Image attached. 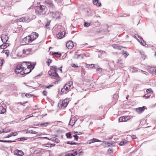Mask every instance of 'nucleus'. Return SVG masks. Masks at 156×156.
<instances>
[{
  "label": "nucleus",
  "instance_id": "obj_24",
  "mask_svg": "<svg viewBox=\"0 0 156 156\" xmlns=\"http://www.w3.org/2000/svg\"><path fill=\"white\" fill-rule=\"evenodd\" d=\"M6 111L5 108H4L3 106H0V114L4 113Z\"/></svg>",
  "mask_w": 156,
  "mask_h": 156
},
{
  "label": "nucleus",
  "instance_id": "obj_10",
  "mask_svg": "<svg viewBox=\"0 0 156 156\" xmlns=\"http://www.w3.org/2000/svg\"><path fill=\"white\" fill-rule=\"evenodd\" d=\"M8 38V36L5 34H2L1 36L2 41L3 43L7 42Z\"/></svg>",
  "mask_w": 156,
  "mask_h": 156
},
{
  "label": "nucleus",
  "instance_id": "obj_26",
  "mask_svg": "<svg viewBox=\"0 0 156 156\" xmlns=\"http://www.w3.org/2000/svg\"><path fill=\"white\" fill-rule=\"evenodd\" d=\"M17 135V132H12L11 133L8 134V135L6 137V138H9L12 136H15Z\"/></svg>",
  "mask_w": 156,
  "mask_h": 156
},
{
  "label": "nucleus",
  "instance_id": "obj_8",
  "mask_svg": "<svg viewBox=\"0 0 156 156\" xmlns=\"http://www.w3.org/2000/svg\"><path fill=\"white\" fill-rule=\"evenodd\" d=\"M29 36L31 38L32 40L33 41L38 37V34L36 32H33L31 33L30 35Z\"/></svg>",
  "mask_w": 156,
  "mask_h": 156
},
{
  "label": "nucleus",
  "instance_id": "obj_53",
  "mask_svg": "<svg viewBox=\"0 0 156 156\" xmlns=\"http://www.w3.org/2000/svg\"><path fill=\"white\" fill-rule=\"evenodd\" d=\"M33 96L32 95H31L30 94H25V96L27 97V98H30L31 96Z\"/></svg>",
  "mask_w": 156,
  "mask_h": 156
},
{
  "label": "nucleus",
  "instance_id": "obj_37",
  "mask_svg": "<svg viewBox=\"0 0 156 156\" xmlns=\"http://www.w3.org/2000/svg\"><path fill=\"white\" fill-rule=\"evenodd\" d=\"M112 46V47L114 48L117 49H121L120 47L118 44H113Z\"/></svg>",
  "mask_w": 156,
  "mask_h": 156
},
{
  "label": "nucleus",
  "instance_id": "obj_19",
  "mask_svg": "<svg viewBox=\"0 0 156 156\" xmlns=\"http://www.w3.org/2000/svg\"><path fill=\"white\" fill-rule=\"evenodd\" d=\"M15 154L16 155L21 156L23 155L24 154L21 151L18 150H16L14 151Z\"/></svg>",
  "mask_w": 156,
  "mask_h": 156
},
{
  "label": "nucleus",
  "instance_id": "obj_21",
  "mask_svg": "<svg viewBox=\"0 0 156 156\" xmlns=\"http://www.w3.org/2000/svg\"><path fill=\"white\" fill-rule=\"evenodd\" d=\"M77 154V151H72L66 155L65 156H76V154Z\"/></svg>",
  "mask_w": 156,
  "mask_h": 156
},
{
  "label": "nucleus",
  "instance_id": "obj_47",
  "mask_svg": "<svg viewBox=\"0 0 156 156\" xmlns=\"http://www.w3.org/2000/svg\"><path fill=\"white\" fill-rule=\"evenodd\" d=\"M73 136L75 138L74 139L76 140V141H78V139L79 137L76 134V135H74Z\"/></svg>",
  "mask_w": 156,
  "mask_h": 156
},
{
  "label": "nucleus",
  "instance_id": "obj_64",
  "mask_svg": "<svg viewBox=\"0 0 156 156\" xmlns=\"http://www.w3.org/2000/svg\"><path fill=\"white\" fill-rule=\"evenodd\" d=\"M62 66H61V67L58 68V69L59 70H60V71H61V73H62Z\"/></svg>",
  "mask_w": 156,
  "mask_h": 156
},
{
  "label": "nucleus",
  "instance_id": "obj_41",
  "mask_svg": "<svg viewBox=\"0 0 156 156\" xmlns=\"http://www.w3.org/2000/svg\"><path fill=\"white\" fill-rule=\"evenodd\" d=\"M75 122L74 121H71V119L69 123V125L72 126L74 124Z\"/></svg>",
  "mask_w": 156,
  "mask_h": 156
},
{
  "label": "nucleus",
  "instance_id": "obj_46",
  "mask_svg": "<svg viewBox=\"0 0 156 156\" xmlns=\"http://www.w3.org/2000/svg\"><path fill=\"white\" fill-rule=\"evenodd\" d=\"M16 142V140L12 141V140H5L4 142H5V143H12V142Z\"/></svg>",
  "mask_w": 156,
  "mask_h": 156
},
{
  "label": "nucleus",
  "instance_id": "obj_20",
  "mask_svg": "<svg viewBox=\"0 0 156 156\" xmlns=\"http://www.w3.org/2000/svg\"><path fill=\"white\" fill-rule=\"evenodd\" d=\"M48 74H49V75L53 77H59V76L58 74L57 73V72H51L49 71L48 72Z\"/></svg>",
  "mask_w": 156,
  "mask_h": 156
},
{
  "label": "nucleus",
  "instance_id": "obj_44",
  "mask_svg": "<svg viewBox=\"0 0 156 156\" xmlns=\"http://www.w3.org/2000/svg\"><path fill=\"white\" fill-rule=\"evenodd\" d=\"M4 52L5 53V54L7 55V56H8L9 54V50H6L4 51Z\"/></svg>",
  "mask_w": 156,
  "mask_h": 156
},
{
  "label": "nucleus",
  "instance_id": "obj_27",
  "mask_svg": "<svg viewBox=\"0 0 156 156\" xmlns=\"http://www.w3.org/2000/svg\"><path fill=\"white\" fill-rule=\"evenodd\" d=\"M156 69V67H151L149 69V71L151 73H152L153 72L155 73Z\"/></svg>",
  "mask_w": 156,
  "mask_h": 156
},
{
  "label": "nucleus",
  "instance_id": "obj_3",
  "mask_svg": "<svg viewBox=\"0 0 156 156\" xmlns=\"http://www.w3.org/2000/svg\"><path fill=\"white\" fill-rule=\"evenodd\" d=\"M32 41H33L29 35L26 36L21 40V43L25 44H28L32 42Z\"/></svg>",
  "mask_w": 156,
  "mask_h": 156
},
{
  "label": "nucleus",
  "instance_id": "obj_7",
  "mask_svg": "<svg viewBox=\"0 0 156 156\" xmlns=\"http://www.w3.org/2000/svg\"><path fill=\"white\" fill-rule=\"evenodd\" d=\"M44 4L46 6L51 8H54V5L52 2L51 0H47L44 2Z\"/></svg>",
  "mask_w": 156,
  "mask_h": 156
},
{
  "label": "nucleus",
  "instance_id": "obj_28",
  "mask_svg": "<svg viewBox=\"0 0 156 156\" xmlns=\"http://www.w3.org/2000/svg\"><path fill=\"white\" fill-rule=\"evenodd\" d=\"M53 85L51 84V85H50L48 86H46L44 85L42 86H39V87H42L43 88H48L50 89V88L51 87H53Z\"/></svg>",
  "mask_w": 156,
  "mask_h": 156
},
{
  "label": "nucleus",
  "instance_id": "obj_59",
  "mask_svg": "<svg viewBox=\"0 0 156 156\" xmlns=\"http://www.w3.org/2000/svg\"><path fill=\"white\" fill-rule=\"evenodd\" d=\"M131 138L132 139H136L137 138L136 136L135 135H132L131 136Z\"/></svg>",
  "mask_w": 156,
  "mask_h": 156
},
{
  "label": "nucleus",
  "instance_id": "obj_30",
  "mask_svg": "<svg viewBox=\"0 0 156 156\" xmlns=\"http://www.w3.org/2000/svg\"><path fill=\"white\" fill-rule=\"evenodd\" d=\"M120 64H123V61L121 59H119L118 60V62L117 63V65L120 67H122L123 66V65H122V66L120 65Z\"/></svg>",
  "mask_w": 156,
  "mask_h": 156
},
{
  "label": "nucleus",
  "instance_id": "obj_35",
  "mask_svg": "<svg viewBox=\"0 0 156 156\" xmlns=\"http://www.w3.org/2000/svg\"><path fill=\"white\" fill-rule=\"evenodd\" d=\"M51 69L54 70L55 72H57V67L56 66H51Z\"/></svg>",
  "mask_w": 156,
  "mask_h": 156
},
{
  "label": "nucleus",
  "instance_id": "obj_18",
  "mask_svg": "<svg viewBox=\"0 0 156 156\" xmlns=\"http://www.w3.org/2000/svg\"><path fill=\"white\" fill-rule=\"evenodd\" d=\"M84 57V55L83 54L78 55L76 54L74 56V58L75 59H83Z\"/></svg>",
  "mask_w": 156,
  "mask_h": 156
},
{
  "label": "nucleus",
  "instance_id": "obj_55",
  "mask_svg": "<svg viewBox=\"0 0 156 156\" xmlns=\"http://www.w3.org/2000/svg\"><path fill=\"white\" fill-rule=\"evenodd\" d=\"M43 94L44 95L46 96L47 94V92L46 91L44 90L43 91Z\"/></svg>",
  "mask_w": 156,
  "mask_h": 156
},
{
  "label": "nucleus",
  "instance_id": "obj_22",
  "mask_svg": "<svg viewBox=\"0 0 156 156\" xmlns=\"http://www.w3.org/2000/svg\"><path fill=\"white\" fill-rule=\"evenodd\" d=\"M45 9V6H44L41 5L39 6L38 9V11L39 12L41 13L44 11Z\"/></svg>",
  "mask_w": 156,
  "mask_h": 156
},
{
  "label": "nucleus",
  "instance_id": "obj_57",
  "mask_svg": "<svg viewBox=\"0 0 156 156\" xmlns=\"http://www.w3.org/2000/svg\"><path fill=\"white\" fill-rule=\"evenodd\" d=\"M55 141L56 143H58L59 142V140L58 138H55Z\"/></svg>",
  "mask_w": 156,
  "mask_h": 156
},
{
  "label": "nucleus",
  "instance_id": "obj_25",
  "mask_svg": "<svg viewBox=\"0 0 156 156\" xmlns=\"http://www.w3.org/2000/svg\"><path fill=\"white\" fill-rule=\"evenodd\" d=\"M93 3L94 5L98 6H100L101 5V3L99 2L98 0H94L93 2Z\"/></svg>",
  "mask_w": 156,
  "mask_h": 156
},
{
  "label": "nucleus",
  "instance_id": "obj_2",
  "mask_svg": "<svg viewBox=\"0 0 156 156\" xmlns=\"http://www.w3.org/2000/svg\"><path fill=\"white\" fill-rule=\"evenodd\" d=\"M73 87V82H70L64 86V87L61 90V92L63 93H66L70 90L71 89H72Z\"/></svg>",
  "mask_w": 156,
  "mask_h": 156
},
{
  "label": "nucleus",
  "instance_id": "obj_1",
  "mask_svg": "<svg viewBox=\"0 0 156 156\" xmlns=\"http://www.w3.org/2000/svg\"><path fill=\"white\" fill-rule=\"evenodd\" d=\"M27 67L26 64L22 62H19L16 65L15 69V72L16 74L20 73L21 75L24 74H27L29 73V72H27L26 68Z\"/></svg>",
  "mask_w": 156,
  "mask_h": 156
},
{
  "label": "nucleus",
  "instance_id": "obj_62",
  "mask_svg": "<svg viewBox=\"0 0 156 156\" xmlns=\"http://www.w3.org/2000/svg\"><path fill=\"white\" fill-rule=\"evenodd\" d=\"M108 152L109 153H111L112 152V151L111 149H109L108 150Z\"/></svg>",
  "mask_w": 156,
  "mask_h": 156
},
{
  "label": "nucleus",
  "instance_id": "obj_17",
  "mask_svg": "<svg viewBox=\"0 0 156 156\" xmlns=\"http://www.w3.org/2000/svg\"><path fill=\"white\" fill-rule=\"evenodd\" d=\"M65 33L64 32H61L56 34V36L58 39H60L64 36Z\"/></svg>",
  "mask_w": 156,
  "mask_h": 156
},
{
  "label": "nucleus",
  "instance_id": "obj_60",
  "mask_svg": "<svg viewBox=\"0 0 156 156\" xmlns=\"http://www.w3.org/2000/svg\"><path fill=\"white\" fill-rule=\"evenodd\" d=\"M150 96V95H148V94H145L143 97H146L147 98H148V97H149Z\"/></svg>",
  "mask_w": 156,
  "mask_h": 156
},
{
  "label": "nucleus",
  "instance_id": "obj_43",
  "mask_svg": "<svg viewBox=\"0 0 156 156\" xmlns=\"http://www.w3.org/2000/svg\"><path fill=\"white\" fill-rule=\"evenodd\" d=\"M55 54L58 55V57H60L61 55V54L60 53H58V52H54L52 53V55H53Z\"/></svg>",
  "mask_w": 156,
  "mask_h": 156
},
{
  "label": "nucleus",
  "instance_id": "obj_42",
  "mask_svg": "<svg viewBox=\"0 0 156 156\" xmlns=\"http://www.w3.org/2000/svg\"><path fill=\"white\" fill-rule=\"evenodd\" d=\"M71 121H74V122H76L77 120V118H76V117H73L71 119Z\"/></svg>",
  "mask_w": 156,
  "mask_h": 156
},
{
  "label": "nucleus",
  "instance_id": "obj_13",
  "mask_svg": "<svg viewBox=\"0 0 156 156\" xmlns=\"http://www.w3.org/2000/svg\"><path fill=\"white\" fill-rule=\"evenodd\" d=\"M129 117L128 116H124L120 117L119 119V121L120 122H125L129 119Z\"/></svg>",
  "mask_w": 156,
  "mask_h": 156
},
{
  "label": "nucleus",
  "instance_id": "obj_14",
  "mask_svg": "<svg viewBox=\"0 0 156 156\" xmlns=\"http://www.w3.org/2000/svg\"><path fill=\"white\" fill-rule=\"evenodd\" d=\"M101 140H99L96 138H93L87 141V143L88 144H90L92 143H93L96 142H101Z\"/></svg>",
  "mask_w": 156,
  "mask_h": 156
},
{
  "label": "nucleus",
  "instance_id": "obj_52",
  "mask_svg": "<svg viewBox=\"0 0 156 156\" xmlns=\"http://www.w3.org/2000/svg\"><path fill=\"white\" fill-rule=\"evenodd\" d=\"M90 23H87V22H85L84 25L85 27H88L90 26Z\"/></svg>",
  "mask_w": 156,
  "mask_h": 156
},
{
  "label": "nucleus",
  "instance_id": "obj_32",
  "mask_svg": "<svg viewBox=\"0 0 156 156\" xmlns=\"http://www.w3.org/2000/svg\"><path fill=\"white\" fill-rule=\"evenodd\" d=\"M140 53L141 55V57L143 59H145L146 57V56L145 55L144 52L143 51H140Z\"/></svg>",
  "mask_w": 156,
  "mask_h": 156
},
{
  "label": "nucleus",
  "instance_id": "obj_33",
  "mask_svg": "<svg viewBox=\"0 0 156 156\" xmlns=\"http://www.w3.org/2000/svg\"><path fill=\"white\" fill-rule=\"evenodd\" d=\"M128 141L126 140H122L120 143L119 145L120 146H123L127 143Z\"/></svg>",
  "mask_w": 156,
  "mask_h": 156
},
{
  "label": "nucleus",
  "instance_id": "obj_11",
  "mask_svg": "<svg viewBox=\"0 0 156 156\" xmlns=\"http://www.w3.org/2000/svg\"><path fill=\"white\" fill-rule=\"evenodd\" d=\"M139 38V39H138L139 41L140 42V43L143 46H144L145 45L146 43L144 42V41L143 40L142 38H141L139 35L138 34H135V37L136 38L137 37Z\"/></svg>",
  "mask_w": 156,
  "mask_h": 156
},
{
  "label": "nucleus",
  "instance_id": "obj_61",
  "mask_svg": "<svg viewBox=\"0 0 156 156\" xmlns=\"http://www.w3.org/2000/svg\"><path fill=\"white\" fill-rule=\"evenodd\" d=\"M9 131H4V130H3L2 131L0 130V133H6L7 132H8Z\"/></svg>",
  "mask_w": 156,
  "mask_h": 156
},
{
  "label": "nucleus",
  "instance_id": "obj_56",
  "mask_svg": "<svg viewBox=\"0 0 156 156\" xmlns=\"http://www.w3.org/2000/svg\"><path fill=\"white\" fill-rule=\"evenodd\" d=\"M50 22H48L47 24L45 25V27L47 28H48V27L50 25Z\"/></svg>",
  "mask_w": 156,
  "mask_h": 156
},
{
  "label": "nucleus",
  "instance_id": "obj_39",
  "mask_svg": "<svg viewBox=\"0 0 156 156\" xmlns=\"http://www.w3.org/2000/svg\"><path fill=\"white\" fill-rule=\"evenodd\" d=\"M27 139V137H21L20 138H18L16 140H17L19 141H23L24 140H26Z\"/></svg>",
  "mask_w": 156,
  "mask_h": 156
},
{
  "label": "nucleus",
  "instance_id": "obj_15",
  "mask_svg": "<svg viewBox=\"0 0 156 156\" xmlns=\"http://www.w3.org/2000/svg\"><path fill=\"white\" fill-rule=\"evenodd\" d=\"M146 107L143 106L142 107L137 108L136 109V111L138 113H140L144 111Z\"/></svg>",
  "mask_w": 156,
  "mask_h": 156
},
{
  "label": "nucleus",
  "instance_id": "obj_48",
  "mask_svg": "<svg viewBox=\"0 0 156 156\" xmlns=\"http://www.w3.org/2000/svg\"><path fill=\"white\" fill-rule=\"evenodd\" d=\"M96 71L99 73H101L102 71V69L101 68H98L96 69Z\"/></svg>",
  "mask_w": 156,
  "mask_h": 156
},
{
  "label": "nucleus",
  "instance_id": "obj_12",
  "mask_svg": "<svg viewBox=\"0 0 156 156\" xmlns=\"http://www.w3.org/2000/svg\"><path fill=\"white\" fill-rule=\"evenodd\" d=\"M66 46L69 49H71L73 46V43L71 41H68L66 44Z\"/></svg>",
  "mask_w": 156,
  "mask_h": 156
},
{
  "label": "nucleus",
  "instance_id": "obj_4",
  "mask_svg": "<svg viewBox=\"0 0 156 156\" xmlns=\"http://www.w3.org/2000/svg\"><path fill=\"white\" fill-rule=\"evenodd\" d=\"M23 63H25L27 65V67L26 68V70H29V73L33 69L34 67L35 64L32 65L31 63L30 62H23Z\"/></svg>",
  "mask_w": 156,
  "mask_h": 156
},
{
  "label": "nucleus",
  "instance_id": "obj_9",
  "mask_svg": "<svg viewBox=\"0 0 156 156\" xmlns=\"http://www.w3.org/2000/svg\"><path fill=\"white\" fill-rule=\"evenodd\" d=\"M69 98H66L62 102V103L61 105L62 107H63L65 108L69 102Z\"/></svg>",
  "mask_w": 156,
  "mask_h": 156
},
{
  "label": "nucleus",
  "instance_id": "obj_31",
  "mask_svg": "<svg viewBox=\"0 0 156 156\" xmlns=\"http://www.w3.org/2000/svg\"><path fill=\"white\" fill-rule=\"evenodd\" d=\"M85 66L86 68H91L94 67V64H85Z\"/></svg>",
  "mask_w": 156,
  "mask_h": 156
},
{
  "label": "nucleus",
  "instance_id": "obj_5",
  "mask_svg": "<svg viewBox=\"0 0 156 156\" xmlns=\"http://www.w3.org/2000/svg\"><path fill=\"white\" fill-rule=\"evenodd\" d=\"M48 15L52 18H58L60 15V13L58 12H51L48 13Z\"/></svg>",
  "mask_w": 156,
  "mask_h": 156
},
{
  "label": "nucleus",
  "instance_id": "obj_51",
  "mask_svg": "<svg viewBox=\"0 0 156 156\" xmlns=\"http://www.w3.org/2000/svg\"><path fill=\"white\" fill-rule=\"evenodd\" d=\"M33 132V130L31 129H27V133H32Z\"/></svg>",
  "mask_w": 156,
  "mask_h": 156
},
{
  "label": "nucleus",
  "instance_id": "obj_6",
  "mask_svg": "<svg viewBox=\"0 0 156 156\" xmlns=\"http://www.w3.org/2000/svg\"><path fill=\"white\" fill-rule=\"evenodd\" d=\"M31 49L30 48L24 49L20 51L19 53V54L22 55L23 54L27 55L30 53L31 52Z\"/></svg>",
  "mask_w": 156,
  "mask_h": 156
},
{
  "label": "nucleus",
  "instance_id": "obj_40",
  "mask_svg": "<svg viewBox=\"0 0 156 156\" xmlns=\"http://www.w3.org/2000/svg\"><path fill=\"white\" fill-rule=\"evenodd\" d=\"M66 143L68 144H70L71 145H74V144H76L77 143H76V142H74L73 141H68Z\"/></svg>",
  "mask_w": 156,
  "mask_h": 156
},
{
  "label": "nucleus",
  "instance_id": "obj_63",
  "mask_svg": "<svg viewBox=\"0 0 156 156\" xmlns=\"http://www.w3.org/2000/svg\"><path fill=\"white\" fill-rule=\"evenodd\" d=\"M118 97V96L116 94H114V95L113 98H117Z\"/></svg>",
  "mask_w": 156,
  "mask_h": 156
},
{
  "label": "nucleus",
  "instance_id": "obj_54",
  "mask_svg": "<svg viewBox=\"0 0 156 156\" xmlns=\"http://www.w3.org/2000/svg\"><path fill=\"white\" fill-rule=\"evenodd\" d=\"M146 91L147 92L150 93L151 92H152V90L151 89L149 88Z\"/></svg>",
  "mask_w": 156,
  "mask_h": 156
},
{
  "label": "nucleus",
  "instance_id": "obj_38",
  "mask_svg": "<svg viewBox=\"0 0 156 156\" xmlns=\"http://www.w3.org/2000/svg\"><path fill=\"white\" fill-rule=\"evenodd\" d=\"M50 123L49 122H43L41 123L40 125L42 127H46V126L48 124H49Z\"/></svg>",
  "mask_w": 156,
  "mask_h": 156
},
{
  "label": "nucleus",
  "instance_id": "obj_58",
  "mask_svg": "<svg viewBox=\"0 0 156 156\" xmlns=\"http://www.w3.org/2000/svg\"><path fill=\"white\" fill-rule=\"evenodd\" d=\"M0 60H1V62H0V65L2 66L3 65V62L4 61V59H0Z\"/></svg>",
  "mask_w": 156,
  "mask_h": 156
},
{
  "label": "nucleus",
  "instance_id": "obj_34",
  "mask_svg": "<svg viewBox=\"0 0 156 156\" xmlns=\"http://www.w3.org/2000/svg\"><path fill=\"white\" fill-rule=\"evenodd\" d=\"M122 53L123 55H124L126 57L127 56L129 55L128 53L126 51L122 50Z\"/></svg>",
  "mask_w": 156,
  "mask_h": 156
},
{
  "label": "nucleus",
  "instance_id": "obj_45",
  "mask_svg": "<svg viewBox=\"0 0 156 156\" xmlns=\"http://www.w3.org/2000/svg\"><path fill=\"white\" fill-rule=\"evenodd\" d=\"M52 62V60L51 59H48V61L47 62V63L48 64V65L49 66H50V64Z\"/></svg>",
  "mask_w": 156,
  "mask_h": 156
},
{
  "label": "nucleus",
  "instance_id": "obj_16",
  "mask_svg": "<svg viewBox=\"0 0 156 156\" xmlns=\"http://www.w3.org/2000/svg\"><path fill=\"white\" fill-rule=\"evenodd\" d=\"M29 20L28 16H25L19 19L18 20L19 22H24L27 21Z\"/></svg>",
  "mask_w": 156,
  "mask_h": 156
},
{
  "label": "nucleus",
  "instance_id": "obj_23",
  "mask_svg": "<svg viewBox=\"0 0 156 156\" xmlns=\"http://www.w3.org/2000/svg\"><path fill=\"white\" fill-rule=\"evenodd\" d=\"M9 45V44L8 43H3V44L0 46V49H4L8 46Z\"/></svg>",
  "mask_w": 156,
  "mask_h": 156
},
{
  "label": "nucleus",
  "instance_id": "obj_29",
  "mask_svg": "<svg viewBox=\"0 0 156 156\" xmlns=\"http://www.w3.org/2000/svg\"><path fill=\"white\" fill-rule=\"evenodd\" d=\"M55 1L59 5H62L63 3V0H55Z\"/></svg>",
  "mask_w": 156,
  "mask_h": 156
},
{
  "label": "nucleus",
  "instance_id": "obj_50",
  "mask_svg": "<svg viewBox=\"0 0 156 156\" xmlns=\"http://www.w3.org/2000/svg\"><path fill=\"white\" fill-rule=\"evenodd\" d=\"M76 151L78 152L77 151ZM83 152L82 151H80L78 153H77V154L76 155L78 154L79 156V155H82L83 154Z\"/></svg>",
  "mask_w": 156,
  "mask_h": 156
},
{
  "label": "nucleus",
  "instance_id": "obj_36",
  "mask_svg": "<svg viewBox=\"0 0 156 156\" xmlns=\"http://www.w3.org/2000/svg\"><path fill=\"white\" fill-rule=\"evenodd\" d=\"M66 135L67 138H71L72 137L71 136V132L66 133Z\"/></svg>",
  "mask_w": 156,
  "mask_h": 156
},
{
  "label": "nucleus",
  "instance_id": "obj_49",
  "mask_svg": "<svg viewBox=\"0 0 156 156\" xmlns=\"http://www.w3.org/2000/svg\"><path fill=\"white\" fill-rule=\"evenodd\" d=\"M71 66L73 67H74V68L78 67V66L77 65H76L75 64H71Z\"/></svg>",
  "mask_w": 156,
  "mask_h": 156
}]
</instances>
